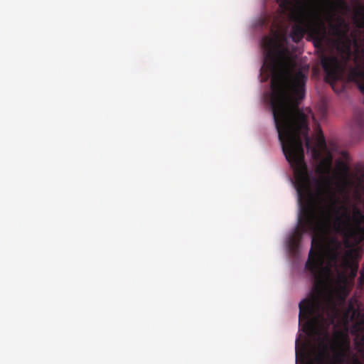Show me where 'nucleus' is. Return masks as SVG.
Returning <instances> with one entry per match:
<instances>
[{"label":"nucleus","instance_id":"f8f14e48","mask_svg":"<svg viewBox=\"0 0 364 364\" xmlns=\"http://www.w3.org/2000/svg\"><path fill=\"white\" fill-rule=\"evenodd\" d=\"M358 328L364 332V315H360V319L357 323Z\"/></svg>","mask_w":364,"mask_h":364},{"label":"nucleus","instance_id":"20e7f679","mask_svg":"<svg viewBox=\"0 0 364 364\" xmlns=\"http://www.w3.org/2000/svg\"><path fill=\"white\" fill-rule=\"evenodd\" d=\"M299 323L304 322L303 325L304 331L308 334L316 337L318 346L321 348L318 355L316 357L317 361L321 364H347L348 356L350 350V345L348 342H333L331 339L328 328L332 324H329L326 327V333L328 335V339L323 341L325 333L314 332L311 331L310 328L306 326L307 319L304 318H300L299 316Z\"/></svg>","mask_w":364,"mask_h":364},{"label":"nucleus","instance_id":"7ed1b4c3","mask_svg":"<svg viewBox=\"0 0 364 364\" xmlns=\"http://www.w3.org/2000/svg\"><path fill=\"white\" fill-rule=\"evenodd\" d=\"M287 13L289 14L291 21L294 23L289 34L292 41L298 43L308 33L314 39V46L321 50L319 58L326 74V80L332 83L342 80L347 70L351 51L348 50L342 60L333 54L326 55L324 53V42L327 38L325 23L318 14L309 9L306 4L298 9L287 11Z\"/></svg>","mask_w":364,"mask_h":364},{"label":"nucleus","instance_id":"6e6552de","mask_svg":"<svg viewBox=\"0 0 364 364\" xmlns=\"http://www.w3.org/2000/svg\"><path fill=\"white\" fill-rule=\"evenodd\" d=\"M354 22L358 28H364V6H361L356 10Z\"/></svg>","mask_w":364,"mask_h":364},{"label":"nucleus","instance_id":"4468645a","mask_svg":"<svg viewBox=\"0 0 364 364\" xmlns=\"http://www.w3.org/2000/svg\"><path fill=\"white\" fill-rule=\"evenodd\" d=\"M353 364H363L361 362H360L357 358L354 359Z\"/></svg>","mask_w":364,"mask_h":364},{"label":"nucleus","instance_id":"9d476101","mask_svg":"<svg viewBox=\"0 0 364 364\" xmlns=\"http://www.w3.org/2000/svg\"><path fill=\"white\" fill-rule=\"evenodd\" d=\"M336 168L338 171L343 176H347L350 171L348 164L341 160L336 162Z\"/></svg>","mask_w":364,"mask_h":364},{"label":"nucleus","instance_id":"f257e3e1","mask_svg":"<svg viewBox=\"0 0 364 364\" xmlns=\"http://www.w3.org/2000/svg\"><path fill=\"white\" fill-rule=\"evenodd\" d=\"M287 44L285 36H264L261 41L264 60L272 71L270 107L273 119L283 154L294 171L300 206L299 218H304L320 213L322 208L327 211L338 208L341 205L337 193L344 191L346 183L343 181L336 184L331 177V156L323 159L317 166L319 178L308 171L304 141L314 156L326 150V143L321 130L314 145L309 136L308 117L299 108L307 77L296 69V61Z\"/></svg>","mask_w":364,"mask_h":364},{"label":"nucleus","instance_id":"423d86ee","mask_svg":"<svg viewBox=\"0 0 364 364\" xmlns=\"http://www.w3.org/2000/svg\"><path fill=\"white\" fill-rule=\"evenodd\" d=\"M355 65L348 69L347 79L355 82L359 90L364 95V56L356 55L354 59Z\"/></svg>","mask_w":364,"mask_h":364},{"label":"nucleus","instance_id":"f03ea898","mask_svg":"<svg viewBox=\"0 0 364 364\" xmlns=\"http://www.w3.org/2000/svg\"><path fill=\"white\" fill-rule=\"evenodd\" d=\"M311 234V247L305 264L314 279L311 292L299 304V317L307 319L306 326L314 332L325 333L334 324L338 309L332 293L324 289L325 281L333 269L341 282H346L347 274L354 279L358 264L355 247L364 241V213L355 204H341L335 210L321 208L320 213L299 218V225L288 240L293 255L299 254L303 235Z\"/></svg>","mask_w":364,"mask_h":364},{"label":"nucleus","instance_id":"ddd939ff","mask_svg":"<svg viewBox=\"0 0 364 364\" xmlns=\"http://www.w3.org/2000/svg\"><path fill=\"white\" fill-rule=\"evenodd\" d=\"M349 310L353 311V316L355 314V313H356V310L355 309V308L353 307V305H351V304H350V305L349 306Z\"/></svg>","mask_w":364,"mask_h":364},{"label":"nucleus","instance_id":"39448f33","mask_svg":"<svg viewBox=\"0 0 364 364\" xmlns=\"http://www.w3.org/2000/svg\"><path fill=\"white\" fill-rule=\"evenodd\" d=\"M329 11L327 12V19L329 22L330 26L335 31V32L339 36H345L349 31V26L346 21L338 16L336 19V23L333 24V12L336 9L338 6L341 7H346V4L344 0H325Z\"/></svg>","mask_w":364,"mask_h":364},{"label":"nucleus","instance_id":"9b49d317","mask_svg":"<svg viewBox=\"0 0 364 364\" xmlns=\"http://www.w3.org/2000/svg\"><path fill=\"white\" fill-rule=\"evenodd\" d=\"M356 345L358 352L364 360V335L360 337L359 341L356 343Z\"/></svg>","mask_w":364,"mask_h":364},{"label":"nucleus","instance_id":"2eb2a0df","mask_svg":"<svg viewBox=\"0 0 364 364\" xmlns=\"http://www.w3.org/2000/svg\"><path fill=\"white\" fill-rule=\"evenodd\" d=\"M310 364H313V363H311Z\"/></svg>","mask_w":364,"mask_h":364},{"label":"nucleus","instance_id":"0eeeda50","mask_svg":"<svg viewBox=\"0 0 364 364\" xmlns=\"http://www.w3.org/2000/svg\"><path fill=\"white\" fill-rule=\"evenodd\" d=\"M353 129L359 134H364V112H358L355 114Z\"/></svg>","mask_w":364,"mask_h":364},{"label":"nucleus","instance_id":"1a4fd4ad","mask_svg":"<svg viewBox=\"0 0 364 364\" xmlns=\"http://www.w3.org/2000/svg\"><path fill=\"white\" fill-rule=\"evenodd\" d=\"M277 2L283 13L296 9L293 0H277Z\"/></svg>","mask_w":364,"mask_h":364}]
</instances>
